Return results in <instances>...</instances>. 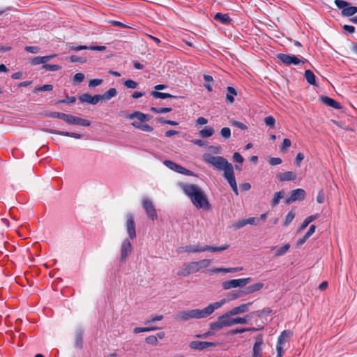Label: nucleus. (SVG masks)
Listing matches in <instances>:
<instances>
[{
  "label": "nucleus",
  "instance_id": "obj_30",
  "mask_svg": "<svg viewBox=\"0 0 357 357\" xmlns=\"http://www.w3.org/2000/svg\"><path fill=\"white\" fill-rule=\"evenodd\" d=\"M357 13V7L356 6H347L345 8L342 10V15L345 17H350L354 15Z\"/></svg>",
  "mask_w": 357,
  "mask_h": 357
},
{
  "label": "nucleus",
  "instance_id": "obj_63",
  "mask_svg": "<svg viewBox=\"0 0 357 357\" xmlns=\"http://www.w3.org/2000/svg\"><path fill=\"white\" fill-rule=\"evenodd\" d=\"M277 356H282L284 352L283 345L277 344L276 345Z\"/></svg>",
  "mask_w": 357,
  "mask_h": 357
},
{
  "label": "nucleus",
  "instance_id": "obj_39",
  "mask_svg": "<svg viewBox=\"0 0 357 357\" xmlns=\"http://www.w3.org/2000/svg\"><path fill=\"white\" fill-rule=\"evenodd\" d=\"M42 68L47 71H57L61 69V66L54 64H45L43 66Z\"/></svg>",
  "mask_w": 357,
  "mask_h": 357
},
{
  "label": "nucleus",
  "instance_id": "obj_25",
  "mask_svg": "<svg viewBox=\"0 0 357 357\" xmlns=\"http://www.w3.org/2000/svg\"><path fill=\"white\" fill-rule=\"evenodd\" d=\"M117 95V91L114 88H110L105 93L100 95V100L108 101L112 98L115 97Z\"/></svg>",
  "mask_w": 357,
  "mask_h": 357
},
{
  "label": "nucleus",
  "instance_id": "obj_24",
  "mask_svg": "<svg viewBox=\"0 0 357 357\" xmlns=\"http://www.w3.org/2000/svg\"><path fill=\"white\" fill-rule=\"evenodd\" d=\"M243 269L242 267H236V268H215L210 271L211 273H235L240 271Z\"/></svg>",
  "mask_w": 357,
  "mask_h": 357
},
{
  "label": "nucleus",
  "instance_id": "obj_54",
  "mask_svg": "<svg viewBox=\"0 0 357 357\" xmlns=\"http://www.w3.org/2000/svg\"><path fill=\"white\" fill-rule=\"evenodd\" d=\"M102 83V79H91L89 83V87H95L96 86L100 85Z\"/></svg>",
  "mask_w": 357,
  "mask_h": 357
},
{
  "label": "nucleus",
  "instance_id": "obj_49",
  "mask_svg": "<svg viewBox=\"0 0 357 357\" xmlns=\"http://www.w3.org/2000/svg\"><path fill=\"white\" fill-rule=\"evenodd\" d=\"M124 85L128 89H135L137 86V83L132 79H128L124 82Z\"/></svg>",
  "mask_w": 357,
  "mask_h": 357
},
{
  "label": "nucleus",
  "instance_id": "obj_36",
  "mask_svg": "<svg viewBox=\"0 0 357 357\" xmlns=\"http://www.w3.org/2000/svg\"><path fill=\"white\" fill-rule=\"evenodd\" d=\"M229 296L230 297V300H234L238 298H240L243 296L246 295L245 291L238 290V291H232L229 293Z\"/></svg>",
  "mask_w": 357,
  "mask_h": 357
},
{
  "label": "nucleus",
  "instance_id": "obj_19",
  "mask_svg": "<svg viewBox=\"0 0 357 357\" xmlns=\"http://www.w3.org/2000/svg\"><path fill=\"white\" fill-rule=\"evenodd\" d=\"M262 338L259 337L256 341L253 347V355L252 357H262Z\"/></svg>",
  "mask_w": 357,
  "mask_h": 357
},
{
  "label": "nucleus",
  "instance_id": "obj_23",
  "mask_svg": "<svg viewBox=\"0 0 357 357\" xmlns=\"http://www.w3.org/2000/svg\"><path fill=\"white\" fill-rule=\"evenodd\" d=\"M321 101L326 104V105L335 108V109H340L341 106L340 105L336 102L335 100L327 97V96H321Z\"/></svg>",
  "mask_w": 357,
  "mask_h": 357
},
{
  "label": "nucleus",
  "instance_id": "obj_3",
  "mask_svg": "<svg viewBox=\"0 0 357 357\" xmlns=\"http://www.w3.org/2000/svg\"><path fill=\"white\" fill-rule=\"evenodd\" d=\"M235 314H229V311L220 316L215 322L211 324V328L213 331H219L223 327H230L236 324H245L251 319V314L244 317L231 318Z\"/></svg>",
  "mask_w": 357,
  "mask_h": 357
},
{
  "label": "nucleus",
  "instance_id": "obj_15",
  "mask_svg": "<svg viewBox=\"0 0 357 357\" xmlns=\"http://www.w3.org/2000/svg\"><path fill=\"white\" fill-rule=\"evenodd\" d=\"M305 197V192L303 189H296L291 192L290 197L285 201L286 204H289L296 200H303Z\"/></svg>",
  "mask_w": 357,
  "mask_h": 357
},
{
  "label": "nucleus",
  "instance_id": "obj_5",
  "mask_svg": "<svg viewBox=\"0 0 357 357\" xmlns=\"http://www.w3.org/2000/svg\"><path fill=\"white\" fill-rule=\"evenodd\" d=\"M211 259H202L197 261H193L183 265V268L177 273L179 276L186 277L192 273H195L206 268L210 266Z\"/></svg>",
  "mask_w": 357,
  "mask_h": 357
},
{
  "label": "nucleus",
  "instance_id": "obj_10",
  "mask_svg": "<svg viewBox=\"0 0 357 357\" xmlns=\"http://www.w3.org/2000/svg\"><path fill=\"white\" fill-rule=\"evenodd\" d=\"M278 58L287 66H290L291 64L298 65L301 63H305V60H301L298 59L295 55L285 54H278Z\"/></svg>",
  "mask_w": 357,
  "mask_h": 357
},
{
  "label": "nucleus",
  "instance_id": "obj_53",
  "mask_svg": "<svg viewBox=\"0 0 357 357\" xmlns=\"http://www.w3.org/2000/svg\"><path fill=\"white\" fill-rule=\"evenodd\" d=\"M53 89V86L51 84H45L42 86H38L35 89L36 91H52Z\"/></svg>",
  "mask_w": 357,
  "mask_h": 357
},
{
  "label": "nucleus",
  "instance_id": "obj_4",
  "mask_svg": "<svg viewBox=\"0 0 357 357\" xmlns=\"http://www.w3.org/2000/svg\"><path fill=\"white\" fill-rule=\"evenodd\" d=\"M123 116L127 119L131 120V125L135 128L149 132L153 130V128L151 126L146 123L151 119L149 114L136 111L131 114H125Z\"/></svg>",
  "mask_w": 357,
  "mask_h": 357
},
{
  "label": "nucleus",
  "instance_id": "obj_52",
  "mask_svg": "<svg viewBox=\"0 0 357 357\" xmlns=\"http://www.w3.org/2000/svg\"><path fill=\"white\" fill-rule=\"evenodd\" d=\"M25 50L31 54H37L40 52V48L37 46H26Z\"/></svg>",
  "mask_w": 357,
  "mask_h": 357
},
{
  "label": "nucleus",
  "instance_id": "obj_61",
  "mask_svg": "<svg viewBox=\"0 0 357 357\" xmlns=\"http://www.w3.org/2000/svg\"><path fill=\"white\" fill-rule=\"evenodd\" d=\"M316 227L314 225H312L308 231L306 232L305 235L310 238L315 231Z\"/></svg>",
  "mask_w": 357,
  "mask_h": 357
},
{
  "label": "nucleus",
  "instance_id": "obj_44",
  "mask_svg": "<svg viewBox=\"0 0 357 357\" xmlns=\"http://www.w3.org/2000/svg\"><path fill=\"white\" fill-rule=\"evenodd\" d=\"M60 135L70 137H73L75 139H80L82 137V135L80 134H78L76 132H65V131H62L61 133H60Z\"/></svg>",
  "mask_w": 357,
  "mask_h": 357
},
{
  "label": "nucleus",
  "instance_id": "obj_17",
  "mask_svg": "<svg viewBox=\"0 0 357 357\" xmlns=\"http://www.w3.org/2000/svg\"><path fill=\"white\" fill-rule=\"evenodd\" d=\"M252 302H249L247 303H243L240 305L239 306L234 307L231 310L229 311V314H239L247 312L249 309V307L252 305Z\"/></svg>",
  "mask_w": 357,
  "mask_h": 357
},
{
  "label": "nucleus",
  "instance_id": "obj_8",
  "mask_svg": "<svg viewBox=\"0 0 357 357\" xmlns=\"http://www.w3.org/2000/svg\"><path fill=\"white\" fill-rule=\"evenodd\" d=\"M142 206L147 216L152 220L158 218V215L155 207L150 199L145 197L142 199Z\"/></svg>",
  "mask_w": 357,
  "mask_h": 357
},
{
  "label": "nucleus",
  "instance_id": "obj_13",
  "mask_svg": "<svg viewBox=\"0 0 357 357\" xmlns=\"http://www.w3.org/2000/svg\"><path fill=\"white\" fill-rule=\"evenodd\" d=\"M132 252V245L129 239L123 241L120 250V259L121 262H125L128 255Z\"/></svg>",
  "mask_w": 357,
  "mask_h": 357
},
{
  "label": "nucleus",
  "instance_id": "obj_26",
  "mask_svg": "<svg viewBox=\"0 0 357 357\" xmlns=\"http://www.w3.org/2000/svg\"><path fill=\"white\" fill-rule=\"evenodd\" d=\"M226 100L227 102L231 104L234 101V97L237 95L236 89L231 86L227 88Z\"/></svg>",
  "mask_w": 357,
  "mask_h": 357
},
{
  "label": "nucleus",
  "instance_id": "obj_16",
  "mask_svg": "<svg viewBox=\"0 0 357 357\" xmlns=\"http://www.w3.org/2000/svg\"><path fill=\"white\" fill-rule=\"evenodd\" d=\"M100 94L91 96L89 93H84L79 96V100L82 102H87L91 105H96L100 100Z\"/></svg>",
  "mask_w": 357,
  "mask_h": 357
},
{
  "label": "nucleus",
  "instance_id": "obj_51",
  "mask_svg": "<svg viewBox=\"0 0 357 357\" xmlns=\"http://www.w3.org/2000/svg\"><path fill=\"white\" fill-rule=\"evenodd\" d=\"M75 347L81 349L82 347V337L80 333H78L75 339Z\"/></svg>",
  "mask_w": 357,
  "mask_h": 357
},
{
  "label": "nucleus",
  "instance_id": "obj_50",
  "mask_svg": "<svg viewBox=\"0 0 357 357\" xmlns=\"http://www.w3.org/2000/svg\"><path fill=\"white\" fill-rule=\"evenodd\" d=\"M256 331L255 328H240V329L237 328V329L233 330L231 331V333L236 334V333H242L245 331Z\"/></svg>",
  "mask_w": 357,
  "mask_h": 357
},
{
  "label": "nucleus",
  "instance_id": "obj_59",
  "mask_svg": "<svg viewBox=\"0 0 357 357\" xmlns=\"http://www.w3.org/2000/svg\"><path fill=\"white\" fill-rule=\"evenodd\" d=\"M232 125L241 129V130L247 129V126L244 123L239 122V121H234V122H232Z\"/></svg>",
  "mask_w": 357,
  "mask_h": 357
},
{
  "label": "nucleus",
  "instance_id": "obj_29",
  "mask_svg": "<svg viewBox=\"0 0 357 357\" xmlns=\"http://www.w3.org/2000/svg\"><path fill=\"white\" fill-rule=\"evenodd\" d=\"M291 335V332L287 331H282L278 339L277 344L284 345Z\"/></svg>",
  "mask_w": 357,
  "mask_h": 357
},
{
  "label": "nucleus",
  "instance_id": "obj_55",
  "mask_svg": "<svg viewBox=\"0 0 357 357\" xmlns=\"http://www.w3.org/2000/svg\"><path fill=\"white\" fill-rule=\"evenodd\" d=\"M84 79V75L81 73H76L73 77V80L77 83L82 82Z\"/></svg>",
  "mask_w": 357,
  "mask_h": 357
},
{
  "label": "nucleus",
  "instance_id": "obj_40",
  "mask_svg": "<svg viewBox=\"0 0 357 357\" xmlns=\"http://www.w3.org/2000/svg\"><path fill=\"white\" fill-rule=\"evenodd\" d=\"M151 110L157 114H164L169 112L170 111H172V109L170 107H151Z\"/></svg>",
  "mask_w": 357,
  "mask_h": 357
},
{
  "label": "nucleus",
  "instance_id": "obj_20",
  "mask_svg": "<svg viewBox=\"0 0 357 357\" xmlns=\"http://www.w3.org/2000/svg\"><path fill=\"white\" fill-rule=\"evenodd\" d=\"M206 245H189L183 248V250L188 253L205 252Z\"/></svg>",
  "mask_w": 357,
  "mask_h": 357
},
{
  "label": "nucleus",
  "instance_id": "obj_60",
  "mask_svg": "<svg viewBox=\"0 0 357 357\" xmlns=\"http://www.w3.org/2000/svg\"><path fill=\"white\" fill-rule=\"evenodd\" d=\"M317 201L319 204H322L324 201V194L322 190L319 191L317 197Z\"/></svg>",
  "mask_w": 357,
  "mask_h": 357
},
{
  "label": "nucleus",
  "instance_id": "obj_1",
  "mask_svg": "<svg viewBox=\"0 0 357 357\" xmlns=\"http://www.w3.org/2000/svg\"><path fill=\"white\" fill-rule=\"evenodd\" d=\"M227 300L222 298L218 302L209 304L208 306L203 309H192L189 310L181 311L176 315V319L178 321H185L191 319H199L206 318L213 313V312L221 307Z\"/></svg>",
  "mask_w": 357,
  "mask_h": 357
},
{
  "label": "nucleus",
  "instance_id": "obj_34",
  "mask_svg": "<svg viewBox=\"0 0 357 357\" xmlns=\"http://www.w3.org/2000/svg\"><path fill=\"white\" fill-rule=\"evenodd\" d=\"M229 245H222L220 247L206 245L205 252L206 251L213 252H221V251L227 250L229 248Z\"/></svg>",
  "mask_w": 357,
  "mask_h": 357
},
{
  "label": "nucleus",
  "instance_id": "obj_38",
  "mask_svg": "<svg viewBox=\"0 0 357 357\" xmlns=\"http://www.w3.org/2000/svg\"><path fill=\"white\" fill-rule=\"evenodd\" d=\"M284 197V192L280 191L278 192H275L273 197V199L271 202V205L273 206H275L278 204L280 202V200Z\"/></svg>",
  "mask_w": 357,
  "mask_h": 357
},
{
  "label": "nucleus",
  "instance_id": "obj_21",
  "mask_svg": "<svg viewBox=\"0 0 357 357\" xmlns=\"http://www.w3.org/2000/svg\"><path fill=\"white\" fill-rule=\"evenodd\" d=\"M277 178L280 181H293V180L296 179V175L294 172L288 171V172H285L282 174H278L277 176Z\"/></svg>",
  "mask_w": 357,
  "mask_h": 357
},
{
  "label": "nucleus",
  "instance_id": "obj_2",
  "mask_svg": "<svg viewBox=\"0 0 357 357\" xmlns=\"http://www.w3.org/2000/svg\"><path fill=\"white\" fill-rule=\"evenodd\" d=\"M180 187L197 208L209 210L211 205L204 191L197 185L181 183Z\"/></svg>",
  "mask_w": 357,
  "mask_h": 357
},
{
  "label": "nucleus",
  "instance_id": "obj_37",
  "mask_svg": "<svg viewBox=\"0 0 357 357\" xmlns=\"http://www.w3.org/2000/svg\"><path fill=\"white\" fill-rule=\"evenodd\" d=\"M151 95L155 98H161V99H165V98L172 97V96L169 93H162V92H159V91H152L151 93Z\"/></svg>",
  "mask_w": 357,
  "mask_h": 357
},
{
  "label": "nucleus",
  "instance_id": "obj_41",
  "mask_svg": "<svg viewBox=\"0 0 357 357\" xmlns=\"http://www.w3.org/2000/svg\"><path fill=\"white\" fill-rule=\"evenodd\" d=\"M246 225L245 219L238 220L232 225L234 229H239Z\"/></svg>",
  "mask_w": 357,
  "mask_h": 357
},
{
  "label": "nucleus",
  "instance_id": "obj_28",
  "mask_svg": "<svg viewBox=\"0 0 357 357\" xmlns=\"http://www.w3.org/2000/svg\"><path fill=\"white\" fill-rule=\"evenodd\" d=\"M215 132V130L211 127H205L204 129L199 130V135L203 138H207L212 136Z\"/></svg>",
  "mask_w": 357,
  "mask_h": 357
},
{
  "label": "nucleus",
  "instance_id": "obj_27",
  "mask_svg": "<svg viewBox=\"0 0 357 357\" xmlns=\"http://www.w3.org/2000/svg\"><path fill=\"white\" fill-rule=\"evenodd\" d=\"M290 248V245L289 243H286L281 248H277L276 246L271 247V250H275V256L279 257L284 255Z\"/></svg>",
  "mask_w": 357,
  "mask_h": 357
},
{
  "label": "nucleus",
  "instance_id": "obj_62",
  "mask_svg": "<svg viewBox=\"0 0 357 357\" xmlns=\"http://www.w3.org/2000/svg\"><path fill=\"white\" fill-rule=\"evenodd\" d=\"M246 225H257L258 224L257 220L255 218H249L245 219Z\"/></svg>",
  "mask_w": 357,
  "mask_h": 357
},
{
  "label": "nucleus",
  "instance_id": "obj_11",
  "mask_svg": "<svg viewBox=\"0 0 357 357\" xmlns=\"http://www.w3.org/2000/svg\"><path fill=\"white\" fill-rule=\"evenodd\" d=\"M164 165L168 167L169 169L178 172L179 174L187 175V176H192L193 173L190 172V170L185 169V167L181 166L180 165L171 161V160H165Z\"/></svg>",
  "mask_w": 357,
  "mask_h": 357
},
{
  "label": "nucleus",
  "instance_id": "obj_33",
  "mask_svg": "<svg viewBox=\"0 0 357 357\" xmlns=\"http://www.w3.org/2000/svg\"><path fill=\"white\" fill-rule=\"evenodd\" d=\"M305 77L309 84L316 85L315 76L312 71L310 70H306L305 71Z\"/></svg>",
  "mask_w": 357,
  "mask_h": 357
},
{
  "label": "nucleus",
  "instance_id": "obj_9",
  "mask_svg": "<svg viewBox=\"0 0 357 357\" xmlns=\"http://www.w3.org/2000/svg\"><path fill=\"white\" fill-rule=\"evenodd\" d=\"M224 177L230 185L234 193L236 195H238V191L237 188V183L234 176V168L232 165H231L228 169H225V171L224 172Z\"/></svg>",
  "mask_w": 357,
  "mask_h": 357
},
{
  "label": "nucleus",
  "instance_id": "obj_42",
  "mask_svg": "<svg viewBox=\"0 0 357 357\" xmlns=\"http://www.w3.org/2000/svg\"><path fill=\"white\" fill-rule=\"evenodd\" d=\"M295 213L292 211H289L287 215L285 216L284 220V225L285 226L288 225L294 218Z\"/></svg>",
  "mask_w": 357,
  "mask_h": 357
},
{
  "label": "nucleus",
  "instance_id": "obj_32",
  "mask_svg": "<svg viewBox=\"0 0 357 357\" xmlns=\"http://www.w3.org/2000/svg\"><path fill=\"white\" fill-rule=\"evenodd\" d=\"M317 215H312L308 217H307L303 222H302L301 225L299 227V231H302L304 229L307 227V226L313 220H316L317 218Z\"/></svg>",
  "mask_w": 357,
  "mask_h": 357
},
{
  "label": "nucleus",
  "instance_id": "obj_43",
  "mask_svg": "<svg viewBox=\"0 0 357 357\" xmlns=\"http://www.w3.org/2000/svg\"><path fill=\"white\" fill-rule=\"evenodd\" d=\"M33 65L46 64L43 56H36L31 61Z\"/></svg>",
  "mask_w": 357,
  "mask_h": 357
},
{
  "label": "nucleus",
  "instance_id": "obj_7",
  "mask_svg": "<svg viewBox=\"0 0 357 357\" xmlns=\"http://www.w3.org/2000/svg\"><path fill=\"white\" fill-rule=\"evenodd\" d=\"M251 280L250 278L233 279L223 282L222 286L225 290L236 287H243Z\"/></svg>",
  "mask_w": 357,
  "mask_h": 357
},
{
  "label": "nucleus",
  "instance_id": "obj_56",
  "mask_svg": "<svg viewBox=\"0 0 357 357\" xmlns=\"http://www.w3.org/2000/svg\"><path fill=\"white\" fill-rule=\"evenodd\" d=\"M282 162V160L280 158H271L269 159V163L271 165H278Z\"/></svg>",
  "mask_w": 357,
  "mask_h": 357
},
{
  "label": "nucleus",
  "instance_id": "obj_48",
  "mask_svg": "<svg viewBox=\"0 0 357 357\" xmlns=\"http://www.w3.org/2000/svg\"><path fill=\"white\" fill-rule=\"evenodd\" d=\"M335 4L338 8L342 10L349 6V3L343 0H335Z\"/></svg>",
  "mask_w": 357,
  "mask_h": 357
},
{
  "label": "nucleus",
  "instance_id": "obj_18",
  "mask_svg": "<svg viewBox=\"0 0 357 357\" xmlns=\"http://www.w3.org/2000/svg\"><path fill=\"white\" fill-rule=\"evenodd\" d=\"M214 345V343L209 342L192 341L190 343V347L192 349L202 350Z\"/></svg>",
  "mask_w": 357,
  "mask_h": 357
},
{
  "label": "nucleus",
  "instance_id": "obj_46",
  "mask_svg": "<svg viewBox=\"0 0 357 357\" xmlns=\"http://www.w3.org/2000/svg\"><path fill=\"white\" fill-rule=\"evenodd\" d=\"M220 134L224 139H228L231 136V130L229 128H222L220 130Z\"/></svg>",
  "mask_w": 357,
  "mask_h": 357
},
{
  "label": "nucleus",
  "instance_id": "obj_57",
  "mask_svg": "<svg viewBox=\"0 0 357 357\" xmlns=\"http://www.w3.org/2000/svg\"><path fill=\"white\" fill-rule=\"evenodd\" d=\"M233 159L234 161L242 163L244 160L243 158L240 155V153L236 152L233 155Z\"/></svg>",
  "mask_w": 357,
  "mask_h": 357
},
{
  "label": "nucleus",
  "instance_id": "obj_6",
  "mask_svg": "<svg viewBox=\"0 0 357 357\" xmlns=\"http://www.w3.org/2000/svg\"><path fill=\"white\" fill-rule=\"evenodd\" d=\"M203 160L219 171L225 172V169L232 165L225 158L222 156H213L209 153L204 154L203 155Z\"/></svg>",
  "mask_w": 357,
  "mask_h": 357
},
{
  "label": "nucleus",
  "instance_id": "obj_14",
  "mask_svg": "<svg viewBox=\"0 0 357 357\" xmlns=\"http://www.w3.org/2000/svg\"><path fill=\"white\" fill-rule=\"evenodd\" d=\"M126 229L129 238L133 239L136 237L135 225L134 221V217L132 213H128L126 215Z\"/></svg>",
  "mask_w": 357,
  "mask_h": 357
},
{
  "label": "nucleus",
  "instance_id": "obj_64",
  "mask_svg": "<svg viewBox=\"0 0 357 357\" xmlns=\"http://www.w3.org/2000/svg\"><path fill=\"white\" fill-rule=\"evenodd\" d=\"M309 238L305 234L301 238H300L298 241H297V246L298 247H300L303 244L305 243V242Z\"/></svg>",
  "mask_w": 357,
  "mask_h": 357
},
{
  "label": "nucleus",
  "instance_id": "obj_22",
  "mask_svg": "<svg viewBox=\"0 0 357 357\" xmlns=\"http://www.w3.org/2000/svg\"><path fill=\"white\" fill-rule=\"evenodd\" d=\"M214 19L224 24H229L231 22L228 14H222L221 13H217L214 16Z\"/></svg>",
  "mask_w": 357,
  "mask_h": 357
},
{
  "label": "nucleus",
  "instance_id": "obj_58",
  "mask_svg": "<svg viewBox=\"0 0 357 357\" xmlns=\"http://www.w3.org/2000/svg\"><path fill=\"white\" fill-rule=\"evenodd\" d=\"M291 141L289 139H284L283 140V142L281 145V150H284V149H286L287 148H289L290 146H291Z\"/></svg>",
  "mask_w": 357,
  "mask_h": 357
},
{
  "label": "nucleus",
  "instance_id": "obj_45",
  "mask_svg": "<svg viewBox=\"0 0 357 357\" xmlns=\"http://www.w3.org/2000/svg\"><path fill=\"white\" fill-rule=\"evenodd\" d=\"M146 342L151 345H157L158 343V337L155 335H150L146 338Z\"/></svg>",
  "mask_w": 357,
  "mask_h": 357
},
{
  "label": "nucleus",
  "instance_id": "obj_47",
  "mask_svg": "<svg viewBox=\"0 0 357 357\" xmlns=\"http://www.w3.org/2000/svg\"><path fill=\"white\" fill-rule=\"evenodd\" d=\"M264 123L267 126L273 127L275 123V119L272 116H268L264 119Z\"/></svg>",
  "mask_w": 357,
  "mask_h": 357
},
{
  "label": "nucleus",
  "instance_id": "obj_35",
  "mask_svg": "<svg viewBox=\"0 0 357 357\" xmlns=\"http://www.w3.org/2000/svg\"><path fill=\"white\" fill-rule=\"evenodd\" d=\"M66 114L65 113L57 112H47L44 114V115L47 117L58 118L63 121L65 119Z\"/></svg>",
  "mask_w": 357,
  "mask_h": 357
},
{
  "label": "nucleus",
  "instance_id": "obj_31",
  "mask_svg": "<svg viewBox=\"0 0 357 357\" xmlns=\"http://www.w3.org/2000/svg\"><path fill=\"white\" fill-rule=\"evenodd\" d=\"M263 287H264V284L261 282H258V283L254 284L252 285H250L246 288V290H245L246 294H252L255 291H257L260 290Z\"/></svg>",
  "mask_w": 357,
  "mask_h": 357
},
{
  "label": "nucleus",
  "instance_id": "obj_12",
  "mask_svg": "<svg viewBox=\"0 0 357 357\" xmlns=\"http://www.w3.org/2000/svg\"><path fill=\"white\" fill-rule=\"evenodd\" d=\"M64 121L69 125L89 126L91 124L90 121L88 120L67 114H66Z\"/></svg>",
  "mask_w": 357,
  "mask_h": 357
}]
</instances>
